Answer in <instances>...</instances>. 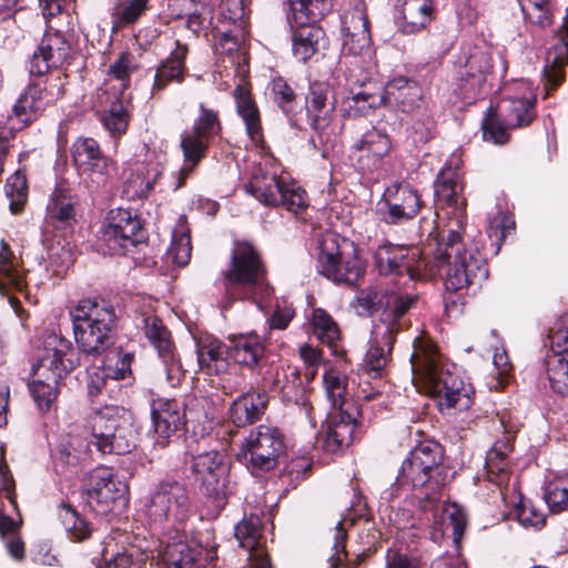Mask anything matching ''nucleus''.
I'll return each mask as SVG.
<instances>
[{"label":"nucleus","mask_w":568,"mask_h":568,"mask_svg":"<svg viewBox=\"0 0 568 568\" xmlns=\"http://www.w3.org/2000/svg\"><path fill=\"white\" fill-rule=\"evenodd\" d=\"M487 479L498 486L500 489L507 486L510 471L506 455L499 450L493 449L486 458Z\"/></svg>","instance_id":"obj_52"},{"label":"nucleus","mask_w":568,"mask_h":568,"mask_svg":"<svg viewBox=\"0 0 568 568\" xmlns=\"http://www.w3.org/2000/svg\"><path fill=\"white\" fill-rule=\"evenodd\" d=\"M191 470L200 484L202 494L216 508L224 507L229 496L235 491L226 456L215 449L199 453L192 457Z\"/></svg>","instance_id":"obj_9"},{"label":"nucleus","mask_w":568,"mask_h":568,"mask_svg":"<svg viewBox=\"0 0 568 568\" xmlns=\"http://www.w3.org/2000/svg\"><path fill=\"white\" fill-rule=\"evenodd\" d=\"M347 532L343 526V521L337 523L335 527L333 555L328 558V568H339L346 558L345 551Z\"/></svg>","instance_id":"obj_63"},{"label":"nucleus","mask_w":568,"mask_h":568,"mask_svg":"<svg viewBox=\"0 0 568 568\" xmlns=\"http://www.w3.org/2000/svg\"><path fill=\"white\" fill-rule=\"evenodd\" d=\"M288 2L287 21L290 24L317 22L332 9V0H288Z\"/></svg>","instance_id":"obj_41"},{"label":"nucleus","mask_w":568,"mask_h":568,"mask_svg":"<svg viewBox=\"0 0 568 568\" xmlns=\"http://www.w3.org/2000/svg\"><path fill=\"white\" fill-rule=\"evenodd\" d=\"M88 506L99 515L113 510L126 493V485L109 468L99 467L88 474L85 483Z\"/></svg>","instance_id":"obj_17"},{"label":"nucleus","mask_w":568,"mask_h":568,"mask_svg":"<svg viewBox=\"0 0 568 568\" xmlns=\"http://www.w3.org/2000/svg\"><path fill=\"white\" fill-rule=\"evenodd\" d=\"M396 336L387 334L385 338H378L376 335V326H373L369 347L365 354V367L373 378L383 376L387 364L390 361L393 345Z\"/></svg>","instance_id":"obj_38"},{"label":"nucleus","mask_w":568,"mask_h":568,"mask_svg":"<svg viewBox=\"0 0 568 568\" xmlns=\"http://www.w3.org/2000/svg\"><path fill=\"white\" fill-rule=\"evenodd\" d=\"M315 23L290 24L295 28L292 37L293 55L303 63L318 52L320 44L324 41L325 32Z\"/></svg>","instance_id":"obj_35"},{"label":"nucleus","mask_w":568,"mask_h":568,"mask_svg":"<svg viewBox=\"0 0 568 568\" xmlns=\"http://www.w3.org/2000/svg\"><path fill=\"white\" fill-rule=\"evenodd\" d=\"M92 444L102 454L124 455L136 445L130 414L119 406H104L91 417Z\"/></svg>","instance_id":"obj_6"},{"label":"nucleus","mask_w":568,"mask_h":568,"mask_svg":"<svg viewBox=\"0 0 568 568\" xmlns=\"http://www.w3.org/2000/svg\"><path fill=\"white\" fill-rule=\"evenodd\" d=\"M133 355L130 353H123L120 349L110 351L106 356L103 366L101 367L110 379L119 381L124 379L131 374V364Z\"/></svg>","instance_id":"obj_51"},{"label":"nucleus","mask_w":568,"mask_h":568,"mask_svg":"<svg viewBox=\"0 0 568 568\" xmlns=\"http://www.w3.org/2000/svg\"><path fill=\"white\" fill-rule=\"evenodd\" d=\"M58 516L72 540L82 541L90 537L91 529L88 521L71 505L60 504Z\"/></svg>","instance_id":"obj_48"},{"label":"nucleus","mask_w":568,"mask_h":568,"mask_svg":"<svg viewBox=\"0 0 568 568\" xmlns=\"http://www.w3.org/2000/svg\"><path fill=\"white\" fill-rule=\"evenodd\" d=\"M73 355L70 341L55 334L49 335L45 341L44 354L33 365L34 376L51 382H60L64 375L78 365Z\"/></svg>","instance_id":"obj_19"},{"label":"nucleus","mask_w":568,"mask_h":568,"mask_svg":"<svg viewBox=\"0 0 568 568\" xmlns=\"http://www.w3.org/2000/svg\"><path fill=\"white\" fill-rule=\"evenodd\" d=\"M38 48L49 57V60L51 59V64L58 65L65 61L70 52V44L64 36L51 28L45 31Z\"/></svg>","instance_id":"obj_49"},{"label":"nucleus","mask_w":568,"mask_h":568,"mask_svg":"<svg viewBox=\"0 0 568 568\" xmlns=\"http://www.w3.org/2000/svg\"><path fill=\"white\" fill-rule=\"evenodd\" d=\"M305 103L306 115L312 129L321 132L327 128L336 104L331 85L321 81L312 82Z\"/></svg>","instance_id":"obj_23"},{"label":"nucleus","mask_w":568,"mask_h":568,"mask_svg":"<svg viewBox=\"0 0 568 568\" xmlns=\"http://www.w3.org/2000/svg\"><path fill=\"white\" fill-rule=\"evenodd\" d=\"M150 0L118 1L113 12V20L118 27L135 23L149 9Z\"/></svg>","instance_id":"obj_50"},{"label":"nucleus","mask_w":568,"mask_h":568,"mask_svg":"<svg viewBox=\"0 0 568 568\" xmlns=\"http://www.w3.org/2000/svg\"><path fill=\"white\" fill-rule=\"evenodd\" d=\"M326 396L335 409L352 408L353 403L345 398L347 377L335 369L327 371L323 376Z\"/></svg>","instance_id":"obj_47"},{"label":"nucleus","mask_w":568,"mask_h":568,"mask_svg":"<svg viewBox=\"0 0 568 568\" xmlns=\"http://www.w3.org/2000/svg\"><path fill=\"white\" fill-rule=\"evenodd\" d=\"M317 267L329 281L347 286L358 285L366 271L357 246L345 239L339 243L334 234L322 240Z\"/></svg>","instance_id":"obj_7"},{"label":"nucleus","mask_w":568,"mask_h":568,"mask_svg":"<svg viewBox=\"0 0 568 568\" xmlns=\"http://www.w3.org/2000/svg\"><path fill=\"white\" fill-rule=\"evenodd\" d=\"M409 456L417 462V465L423 466L433 474L435 481H432V491L428 494L433 498H440L446 479V471L443 466V447L436 442L426 440L417 445L409 453Z\"/></svg>","instance_id":"obj_28"},{"label":"nucleus","mask_w":568,"mask_h":568,"mask_svg":"<svg viewBox=\"0 0 568 568\" xmlns=\"http://www.w3.org/2000/svg\"><path fill=\"white\" fill-rule=\"evenodd\" d=\"M355 150L366 151L372 155L373 163L368 170L376 169L381 160L386 156L392 150V142L389 136L375 128L365 132L362 138L354 144Z\"/></svg>","instance_id":"obj_46"},{"label":"nucleus","mask_w":568,"mask_h":568,"mask_svg":"<svg viewBox=\"0 0 568 568\" xmlns=\"http://www.w3.org/2000/svg\"><path fill=\"white\" fill-rule=\"evenodd\" d=\"M24 272L20 261L2 240L0 243V293L10 291L23 292L26 288Z\"/></svg>","instance_id":"obj_39"},{"label":"nucleus","mask_w":568,"mask_h":568,"mask_svg":"<svg viewBox=\"0 0 568 568\" xmlns=\"http://www.w3.org/2000/svg\"><path fill=\"white\" fill-rule=\"evenodd\" d=\"M283 433L275 426L258 425L245 437L241 456L254 476L273 470L285 452Z\"/></svg>","instance_id":"obj_11"},{"label":"nucleus","mask_w":568,"mask_h":568,"mask_svg":"<svg viewBox=\"0 0 568 568\" xmlns=\"http://www.w3.org/2000/svg\"><path fill=\"white\" fill-rule=\"evenodd\" d=\"M141 321L145 337L155 347L164 365L168 382L172 386H175L184 376V372L180 361L175 356L170 332L155 315H143Z\"/></svg>","instance_id":"obj_20"},{"label":"nucleus","mask_w":568,"mask_h":568,"mask_svg":"<svg viewBox=\"0 0 568 568\" xmlns=\"http://www.w3.org/2000/svg\"><path fill=\"white\" fill-rule=\"evenodd\" d=\"M357 414L358 410L355 406L337 410L327 426L324 443L326 450L336 453L352 444L353 434L356 428Z\"/></svg>","instance_id":"obj_30"},{"label":"nucleus","mask_w":568,"mask_h":568,"mask_svg":"<svg viewBox=\"0 0 568 568\" xmlns=\"http://www.w3.org/2000/svg\"><path fill=\"white\" fill-rule=\"evenodd\" d=\"M343 48L342 52L346 55H363L369 51L371 33L369 22L366 13L356 8L349 19L346 18L345 26L342 29Z\"/></svg>","instance_id":"obj_27"},{"label":"nucleus","mask_w":568,"mask_h":568,"mask_svg":"<svg viewBox=\"0 0 568 568\" xmlns=\"http://www.w3.org/2000/svg\"><path fill=\"white\" fill-rule=\"evenodd\" d=\"M75 211L68 191L55 189L47 207V221L55 227H64L74 222Z\"/></svg>","instance_id":"obj_45"},{"label":"nucleus","mask_w":568,"mask_h":568,"mask_svg":"<svg viewBox=\"0 0 568 568\" xmlns=\"http://www.w3.org/2000/svg\"><path fill=\"white\" fill-rule=\"evenodd\" d=\"M229 358L236 364L254 369L265 358V345L255 334H239L229 337Z\"/></svg>","instance_id":"obj_29"},{"label":"nucleus","mask_w":568,"mask_h":568,"mask_svg":"<svg viewBox=\"0 0 568 568\" xmlns=\"http://www.w3.org/2000/svg\"><path fill=\"white\" fill-rule=\"evenodd\" d=\"M509 129L510 128L507 126L504 120L501 122L495 118H489L483 122L484 139L493 141L496 144H505L508 141Z\"/></svg>","instance_id":"obj_62"},{"label":"nucleus","mask_w":568,"mask_h":568,"mask_svg":"<svg viewBox=\"0 0 568 568\" xmlns=\"http://www.w3.org/2000/svg\"><path fill=\"white\" fill-rule=\"evenodd\" d=\"M410 355L412 371L429 392L437 397L440 407L468 409L473 404L474 388L466 383L454 364L443 363L430 339L417 337Z\"/></svg>","instance_id":"obj_1"},{"label":"nucleus","mask_w":568,"mask_h":568,"mask_svg":"<svg viewBox=\"0 0 568 568\" xmlns=\"http://www.w3.org/2000/svg\"><path fill=\"white\" fill-rule=\"evenodd\" d=\"M59 382H51L36 377L30 384V390L34 402L41 410H49L58 396Z\"/></svg>","instance_id":"obj_57"},{"label":"nucleus","mask_w":568,"mask_h":568,"mask_svg":"<svg viewBox=\"0 0 568 568\" xmlns=\"http://www.w3.org/2000/svg\"><path fill=\"white\" fill-rule=\"evenodd\" d=\"M6 194L10 199L11 212L20 213L28 197L26 178L18 173L11 175L6 184Z\"/></svg>","instance_id":"obj_60"},{"label":"nucleus","mask_w":568,"mask_h":568,"mask_svg":"<svg viewBox=\"0 0 568 568\" xmlns=\"http://www.w3.org/2000/svg\"><path fill=\"white\" fill-rule=\"evenodd\" d=\"M432 481L435 478L430 471H427L423 466L417 465V462L412 456L403 462L399 474L394 483V489L398 494L399 490H412L413 499L417 506L424 511H433L434 530L432 538L436 541L444 535L452 530L454 541H458L464 535L467 519L464 510L456 504H445L442 506L440 511L437 508V503L440 498H433Z\"/></svg>","instance_id":"obj_2"},{"label":"nucleus","mask_w":568,"mask_h":568,"mask_svg":"<svg viewBox=\"0 0 568 568\" xmlns=\"http://www.w3.org/2000/svg\"><path fill=\"white\" fill-rule=\"evenodd\" d=\"M460 87L476 93L493 70L491 54L486 48L474 47L458 58Z\"/></svg>","instance_id":"obj_22"},{"label":"nucleus","mask_w":568,"mask_h":568,"mask_svg":"<svg viewBox=\"0 0 568 568\" xmlns=\"http://www.w3.org/2000/svg\"><path fill=\"white\" fill-rule=\"evenodd\" d=\"M229 345L216 338H205L197 347V361L202 369L219 374L227 366Z\"/></svg>","instance_id":"obj_43"},{"label":"nucleus","mask_w":568,"mask_h":568,"mask_svg":"<svg viewBox=\"0 0 568 568\" xmlns=\"http://www.w3.org/2000/svg\"><path fill=\"white\" fill-rule=\"evenodd\" d=\"M268 404L265 392H248L239 396L230 408V418L237 427L253 424L262 418Z\"/></svg>","instance_id":"obj_32"},{"label":"nucleus","mask_w":568,"mask_h":568,"mask_svg":"<svg viewBox=\"0 0 568 568\" xmlns=\"http://www.w3.org/2000/svg\"><path fill=\"white\" fill-rule=\"evenodd\" d=\"M136 70L134 55L129 52H122L119 58L110 65L109 77L119 82L118 89L123 93L130 85L131 74Z\"/></svg>","instance_id":"obj_56"},{"label":"nucleus","mask_w":568,"mask_h":568,"mask_svg":"<svg viewBox=\"0 0 568 568\" xmlns=\"http://www.w3.org/2000/svg\"><path fill=\"white\" fill-rule=\"evenodd\" d=\"M78 347L87 355L104 353L114 343L115 313L106 302L82 300L70 311Z\"/></svg>","instance_id":"obj_5"},{"label":"nucleus","mask_w":568,"mask_h":568,"mask_svg":"<svg viewBox=\"0 0 568 568\" xmlns=\"http://www.w3.org/2000/svg\"><path fill=\"white\" fill-rule=\"evenodd\" d=\"M271 92L273 101L286 115L294 113L296 94L284 79H274L271 84Z\"/></svg>","instance_id":"obj_59"},{"label":"nucleus","mask_w":568,"mask_h":568,"mask_svg":"<svg viewBox=\"0 0 568 568\" xmlns=\"http://www.w3.org/2000/svg\"><path fill=\"white\" fill-rule=\"evenodd\" d=\"M548 338L552 352L561 355L548 368V379L554 392L566 395L568 394V326L550 329Z\"/></svg>","instance_id":"obj_26"},{"label":"nucleus","mask_w":568,"mask_h":568,"mask_svg":"<svg viewBox=\"0 0 568 568\" xmlns=\"http://www.w3.org/2000/svg\"><path fill=\"white\" fill-rule=\"evenodd\" d=\"M535 102L530 99H504L498 110L507 126L513 129L529 125L535 119Z\"/></svg>","instance_id":"obj_42"},{"label":"nucleus","mask_w":568,"mask_h":568,"mask_svg":"<svg viewBox=\"0 0 568 568\" xmlns=\"http://www.w3.org/2000/svg\"><path fill=\"white\" fill-rule=\"evenodd\" d=\"M434 267L444 275L446 291L458 292L480 286L488 276L485 258L478 251L466 247L459 232L449 230L436 239Z\"/></svg>","instance_id":"obj_4"},{"label":"nucleus","mask_w":568,"mask_h":568,"mask_svg":"<svg viewBox=\"0 0 568 568\" xmlns=\"http://www.w3.org/2000/svg\"><path fill=\"white\" fill-rule=\"evenodd\" d=\"M247 193L265 206L284 207L297 214L308 205L306 193L294 182H286L275 174H254L245 185Z\"/></svg>","instance_id":"obj_12"},{"label":"nucleus","mask_w":568,"mask_h":568,"mask_svg":"<svg viewBox=\"0 0 568 568\" xmlns=\"http://www.w3.org/2000/svg\"><path fill=\"white\" fill-rule=\"evenodd\" d=\"M42 93L40 84H30L13 104L12 114L8 121H16L18 129L34 121L39 112L47 106Z\"/></svg>","instance_id":"obj_37"},{"label":"nucleus","mask_w":568,"mask_h":568,"mask_svg":"<svg viewBox=\"0 0 568 568\" xmlns=\"http://www.w3.org/2000/svg\"><path fill=\"white\" fill-rule=\"evenodd\" d=\"M545 500L551 513L559 514L568 510V486L554 487L545 495Z\"/></svg>","instance_id":"obj_64"},{"label":"nucleus","mask_w":568,"mask_h":568,"mask_svg":"<svg viewBox=\"0 0 568 568\" xmlns=\"http://www.w3.org/2000/svg\"><path fill=\"white\" fill-rule=\"evenodd\" d=\"M282 374L284 381L282 382L277 376L275 386L280 389L283 399L302 407L308 420L315 425L314 408L300 372L296 368L287 367Z\"/></svg>","instance_id":"obj_34"},{"label":"nucleus","mask_w":568,"mask_h":568,"mask_svg":"<svg viewBox=\"0 0 568 568\" xmlns=\"http://www.w3.org/2000/svg\"><path fill=\"white\" fill-rule=\"evenodd\" d=\"M192 245L187 231L175 230L172 235V243L166 251V258L178 266H185L191 258Z\"/></svg>","instance_id":"obj_53"},{"label":"nucleus","mask_w":568,"mask_h":568,"mask_svg":"<svg viewBox=\"0 0 568 568\" xmlns=\"http://www.w3.org/2000/svg\"><path fill=\"white\" fill-rule=\"evenodd\" d=\"M222 123L219 112L205 103L199 104V113L193 121L190 132L181 136V149L184 163L179 171V181L175 189L184 184L185 179L205 158L211 142L221 134Z\"/></svg>","instance_id":"obj_8"},{"label":"nucleus","mask_w":568,"mask_h":568,"mask_svg":"<svg viewBox=\"0 0 568 568\" xmlns=\"http://www.w3.org/2000/svg\"><path fill=\"white\" fill-rule=\"evenodd\" d=\"M145 234L139 216L130 210H111L102 230V241L111 254H124L143 241Z\"/></svg>","instance_id":"obj_15"},{"label":"nucleus","mask_w":568,"mask_h":568,"mask_svg":"<svg viewBox=\"0 0 568 568\" xmlns=\"http://www.w3.org/2000/svg\"><path fill=\"white\" fill-rule=\"evenodd\" d=\"M418 294L404 288L385 291V303L382 316L376 326L378 338H385L387 334L397 336L406 324L404 316L416 305Z\"/></svg>","instance_id":"obj_21"},{"label":"nucleus","mask_w":568,"mask_h":568,"mask_svg":"<svg viewBox=\"0 0 568 568\" xmlns=\"http://www.w3.org/2000/svg\"><path fill=\"white\" fill-rule=\"evenodd\" d=\"M187 52V45L178 40L175 49L156 68L152 87L153 93L163 91L171 82H183L186 72L185 58Z\"/></svg>","instance_id":"obj_31"},{"label":"nucleus","mask_w":568,"mask_h":568,"mask_svg":"<svg viewBox=\"0 0 568 568\" xmlns=\"http://www.w3.org/2000/svg\"><path fill=\"white\" fill-rule=\"evenodd\" d=\"M549 70L546 71L548 81L557 87L564 78L562 68L568 63V42L560 41L549 53Z\"/></svg>","instance_id":"obj_58"},{"label":"nucleus","mask_w":568,"mask_h":568,"mask_svg":"<svg viewBox=\"0 0 568 568\" xmlns=\"http://www.w3.org/2000/svg\"><path fill=\"white\" fill-rule=\"evenodd\" d=\"M104 128L111 135H121L124 133L129 125V114L123 102L120 99L111 102L110 108L102 116Z\"/></svg>","instance_id":"obj_54"},{"label":"nucleus","mask_w":568,"mask_h":568,"mask_svg":"<svg viewBox=\"0 0 568 568\" xmlns=\"http://www.w3.org/2000/svg\"><path fill=\"white\" fill-rule=\"evenodd\" d=\"M234 535L240 547L248 552L251 568H272L270 558L262 548V527L257 516L245 517L235 526Z\"/></svg>","instance_id":"obj_25"},{"label":"nucleus","mask_w":568,"mask_h":568,"mask_svg":"<svg viewBox=\"0 0 568 568\" xmlns=\"http://www.w3.org/2000/svg\"><path fill=\"white\" fill-rule=\"evenodd\" d=\"M236 104V112L243 120L247 135L253 141L262 138V122L258 108L244 85L239 84L233 91Z\"/></svg>","instance_id":"obj_40"},{"label":"nucleus","mask_w":568,"mask_h":568,"mask_svg":"<svg viewBox=\"0 0 568 568\" xmlns=\"http://www.w3.org/2000/svg\"><path fill=\"white\" fill-rule=\"evenodd\" d=\"M71 155L80 176L91 190L105 186L110 180L111 160L92 138H78L71 146Z\"/></svg>","instance_id":"obj_14"},{"label":"nucleus","mask_w":568,"mask_h":568,"mask_svg":"<svg viewBox=\"0 0 568 568\" xmlns=\"http://www.w3.org/2000/svg\"><path fill=\"white\" fill-rule=\"evenodd\" d=\"M424 99L420 84L406 77H396L388 81L382 94L358 92L349 98L346 103L361 113L379 105H389L403 113H413L418 110Z\"/></svg>","instance_id":"obj_10"},{"label":"nucleus","mask_w":568,"mask_h":568,"mask_svg":"<svg viewBox=\"0 0 568 568\" xmlns=\"http://www.w3.org/2000/svg\"><path fill=\"white\" fill-rule=\"evenodd\" d=\"M515 515L520 525L539 529L546 523L545 514L531 501L521 500L515 508Z\"/></svg>","instance_id":"obj_61"},{"label":"nucleus","mask_w":568,"mask_h":568,"mask_svg":"<svg viewBox=\"0 0 568 568\" xmlns=\"http://www.w3.org/2000/svg\"><path fill=\"white\" fill-rule=\"evenodd\" d=\"M383 221L387 224H400L413 220L420 211V194L408 183L394 182L388 185L379 202Z\"/></svg>","instance_id":"obj_18"},{"label":"nucleus","mask_w":568,"mask_h":568,"mask_svg":"<svg viewBox=\"0 0 568 568\" xmlns=\"http://www.w3.org/2000/svg\"><path fill=\"white\" fill-rule=\"evenodd\" d=\"M160 556L165 568H199L200 551L182 540L168 544Z\"/></svg>","instance_id":"obj_44"},{"label":"nucleus","mask_w":568,"mask_h":568,"mask_svg":"<svg viewBox=\"0 0 568 568\" xmlns=\"http://www.w3.org/2000/svg\"><path fill=\"white\" fill-rule=\"evenodd\" d=\"M402 18L400 31L415 34L426 29L435 17L432 0H402L398 4Z\"/></svg>","instance_id":"obj_33"},{"label":"nucleus","mask_w":568,"mask_h":568,"mask_svg":"<svg viewBox=\"0 0 568 568\" xmlns=\"http://www.w3.org/2000/svg\"><path fill=\"white\" fill-rule=\"evenodd\" d=\"M223 310L235 301L260 300L271 296L273 288L267 281L266 267L255 247L247 242H235L229 266L222 272Z\"/></svg>","instance_id":"obj_3"},{"label":"nucleus","mask_w":568,"mask_h":568,"mask_svg":"<svg viewBox=\"0 0 568 568\" xmlns=\"http://www.w3.org/2000/svg\"><path fill=\"white\" fill-rule=\"evenodd\" d=\"M374 264L381 275H407L408 281L420 277L426 265L417 247H408L386 242L374 252Z\"/></svg>","instance_id":"obj_16"},{"label":"nucleus","mask_w":568,"mask_h":568,"mask_svg":"<svg viewBox=\"0 0 568 568\" xmlns=\"http://www.w3.org/2000/svg\"><path fill=\"white\" fill-rule=\"evenodd\" d=\"M148 516L154 523H183L192 513L186 486L172 478L161 480L146 505Z\"/></svg>","instance_id":"obj_13"},{"label":"nucleus","mask_w":568,"mask_h":568,"mask_svg":"<svg viewBox=\"0 0 568 568\" xmlns=\"http://www.w3.org/2000/svg\"><path fill=\"white\" fill-rule=\"evenodd\" d=\"M464 183L457 170L443 169L435 182V196L438 201L454 207L456 211H464L466 199L463 196Z\"/></svg>","instance_id":"obj_36"},{"label":"nucleus","mask_w":568,"mask_h":568,"mask_svg":"<svg viewBox=\"0 0 568 568\" xmlns=\"http://www.w3.org/2000/svg\"><path fill=\"white\" fill-rule=\"evenodd\" d=\"M183 410L174 399L156 398L152 402L151 418L158 439L155 446L164 448L168 439L183 424Z\"/></svg>","instance_id":"obj_24"},{"label":"nucleus","mask_w":568,"mask_h":568,"mask_svg":"<svg viewBox=\"0 0 568 568\" xmlns=\"http://www.w3.org/2000/svg\"><path fill=\"white\" fill-rule=\"evenodd\" d=\"M313 326L316 336L327 345H333L339 338L337 324L332 316L322 308L314 310Z\"/></svg>","instance_id":"obj_55"}]
</instances>
